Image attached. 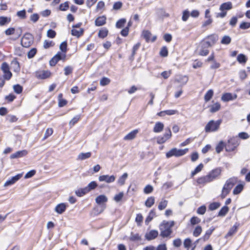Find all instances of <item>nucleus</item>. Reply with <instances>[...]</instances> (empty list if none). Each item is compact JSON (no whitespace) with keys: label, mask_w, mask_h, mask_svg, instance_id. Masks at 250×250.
<instances>
[{"label":"nucleus","mask_w":250,"mask_h":250,"mask_svg":"<svg viewBox=\"0 0 250 250\" xmlns=\"http://www.w3.org/2000/svg\"><path fill=\"white\" fill-rule=\"evenodd\" d=\"M220 206V204L218 202H213L209 204L208 206V209L210 210H214L218 208H219Z\"/></svg>","instance_id":"37"},{"label":"nucleus","mask_w":250,"mask_h":250,"mask_svg":"<svg viewBox=\"0 0 250 250\" xmlns=\"http://www.w3.org/2000/svg\"><path fill=\"white\" fill-rule=\"evenodd\" d=\"M110 82V80L109 79L106 77H104L100 80V83L101 85L104 86L109 83Z\"/></svg>","instance_id":"49"},{"label":"nucleus","mask_w":250,"mask_h":250,"mask_svg":"<svg viewBox=\"0 0 250 250\" xmlns=\"http://www.w3.org/2000/svg\"><path fill=\"white\" fill-rule=\"evenodd\" d=\"M37 53V49L35 48H32L27 53L28 58L29 59L33 58Z\"/></svg>","instance_id":"47"},{"label":"nucleus","mask_w":250,"mask_h":250,"mask_svg":"<svg viewBox=\"0 0 250 250\" xmlns=\"http://www.w3.org/2000/svg\"><path fill=\"white\" fill-rule=\"evenodd\" d=\"M189 17V12L188 10L183 11L182 19L183 21H186L188 20Z\"/></svg>","instance_id":"56"},{"label":"nucleus","mask_w":250,"mask_h":250,"mask_svg":"<svg viewBox=\"0 0 250 250\" xmlns=\"http://www.w3.org/2000/svg\"><path fill=\"white\" fill-rule=\"evenodd\" d=\"M130 240L132 241L140 240H141V237L138 233L133 234L131 233Z\"/></svg>","instance_id":"48"},{"label":"nucleus","mask_w":250,"mask_h":250,"mask_svg":"<svg viewBox=\"0 0 250 250\" xmlns=\"http://www.w3.org/2000/svg\"><path fill=\"white\" fill-rule=\"evenodd\" d=\"M209 178H210L208 177V175H207L206 176H202L198 178L197 180V182L198 184L204 185L207 183L211 182Z\"/></svg>","instance_id":"17"},{"label":"nucleus","mask_w":250,"mask_h":250,"mask_svg":"<svg viewBox=\"0 0 250 250\" xmlns=\"http://www.w3.org/2000/svg\"><path fill=\"white\" fill-rule=\"evenodd\" d=\"M188 78L186 75H185V76L177 75V76H176V77L175 79V81L176 82L180 83L182 85H184V84H186L187 83V82H188Z\"/></svg>","instance_id":"14"},{"label":"nucleus","mask_w":250,"mask_h":250,"mask_svg":"<svg viewBox=\"0 0 250 250\" xmlns=\"http://www.w3.org/2000/svg\"><path fill=\"white\" fill-rule=\"evenodd\" d=\"M13 89L14 91L17 94H20L22 91V87L20 84H16L13 86Z\"/></svg>","instance_id":"45"},{"label":"nucleus","mask_w":250,"mask_h":250,"mask_svg":"<svg viewBox=\"0 0 250 250\" xmlns=\"http://www.w3.org/2000/svg\"><path fill=\"white\" fill-rule=\"evenodd\" d=\"M221 123V120H218L216 121L210 120L206 125L205 130L206 132L216 131L219 128Z\"/></svg>","instance_id":"2"},{"label":"nucleus","mask_w":250,"mask_h":250,"mask_svg":"<svg viewBox=\"0 0 250 250\" xmlns=\"http://www.w3.org/2000/svg\"><path fill=\"white\" fill-rule=\"evenodd\" d=\"M97 187V184L95 181L91 182L86 188H88V191L95 188Z\"/></svg>","instance_id":"54"},{"label":"nucleus","mask_w":250,"mask_h":250,"mask_svg":"<svg viewBox=\"0 0 250 250\" xmlns=\"http://www.w3.org/2000/svg\"><path fill=\"white\" fill-rule=\"evenodd\" d=\"M240 28L242 29H247L250 27V22H242L240 25Z\"/></svg>","instance_id":"64"},{"label":"nucleus","mask_w":250,"mask_h":250,"mask_svg":"<svg viewBox=\"0 0 250 250\" xmlns=\"http://www.w3.org/2000/svg\"><path fill=\"white\" fill-rule=\"evenodd\" d=\"M28 152L26 150L18 151L10 155L11 159H16L25 156Z\"/></svg>","instance_id":"13"},{"label":"nucleus","mask_w":250,"mask_h":250,"mask_svg":"<svg viewBox=\"0 0 250 250\" xmlns=\"http://www.w3.org/2000/svg\"><path fill=\"white\" fill-rule=\"evenodd\" d=\"M108 198L104 195H100L98 196L95 199L96 203L99 205H101V209L99 212V213L102 212L104 208H105V204L107 202Z\"/></svg>","instance_id":"6"},{"label":"nucleus","mask_w":250,"mask_h":250,"mask_svg":"<svg viewBox=\"0 0 250 250\" xmlns=\"http://www.w3.org/2000/svg\"><path fill=\"white\" fill-rule=\"evenodd\" d=\"M200 222L201 219L197 216H193L190 220V222L193 226L199 224Z\"/></svg>","instance_id":"43"},{"label":"nucleus","mask_w":250,"mask_h":250,"mask_svg":"<svg viewBox=\"0 0 250 250\" xmlns=\"http://www.w3.org/2000/svg\"><path fill=\"white\" fill-rule=\"evenodd\" d=\"M88 189L86 187L83 188L79 189L75 191L76 194L79 196L81 197L83 196V195L85 194L86 193H88Z\"/></svg>","instance_id":"26"},{"label":"nucleus","mask_w":250,"mask_h":250,"mask_svg":"<svg viewBox=\"0 0 250 250\" xmlns=\"http://www.w3.org/2000/svg\"><path fill=\"white\" fill-rule=\"evenodd\" d=\"M108 34V30L106 28H102L99 31L98 36L102 39H104L107 36Z\"/></svg>","instance_id":"35"},{"label":"nucleus","mask_w":250,"mask_h":250,"mask_svg":"<svg viewBox=\"0 0 250 250\" xmlns=\"http://www.w3.org/2000/svg\"><path fill=\"white\" fill-rule=\"evenodd\" d=\"M202 231V227L200 226H198L195 228L193 232V235L195 237H198L201 233Z\"/></svg>","instance_id":"40"},{"label":"nucleus","mask_w":250,"mask_h":250,"mask_svg":"<svg viewBox=\"0 0 250 250\" xmlns=\"http://www.w3.org/2000/svg\"><path fill=\"white\" fill-rule=\"evenodd\" d=\"M73 68L71 66H66L64 68V74L67 76L72 72Z\"/></svg>","instance_id":"59"},{"label":"nucleus","mask_w":250,"mask_h":250,"mask_svg":"<svg viewBox=\"0 0 250 250\" xmlns=\"http://www.w3.org/2000/svg\"><path fill=\"white\" fill-rule=\"evenodd\" d=\"M188 148H185V149H177L176 148H174V151L175 152V157H180L182 156L185 154L187 153V152L188 151Z\"/></svg>","instance_id":"19"},{"label":"nucleus","mask_w":250,"mask_h":250,"mask_svg":"<svg viewBox=\"0 0 250 250\" xmlns=\"http://www.w3.org/2000/svg\"><path fill=\"white\" fill-rule=\"evenodd\" d=\"M238 137L241 139L246 140L250 137V135L247 132H242L238 134Z\"/></svg>","instance_id":"63"},{"label":"nucleus","mask_w":250,"mask_h":250,"mask_svg":"<svg viewBox=\"0 0 250 250\" xmlns=\"http://www.w3.org/2000/svg\"><path fill=\"white\" fill-rule=\"evenodd\" d=\"M237 182V178L235 177L230 178L226 181L222 191L221 197L222 198H224L229 193Z\"/></svg>","instance_id":"1"},{"label":"nucleus","mask_w":250,"mask_h":250,"mask_svg":"<svg viewBox=\"0 0 250 250\" xmlns=\"http://www.w3.org/2000/svg\"><path fill=\"white\" fill-rule=\"evenodd\" d=\"M106 18L104 16L99 17L95 20V25L98 26H102L105 23Z\"/></svg>","instance_id":"21"},{"label":"nucleus","mask_w":250,"mask_h":250,"mask_svg":"<svg viewBox=\"0 0 250 250\" xmlns=\"http://www.w3.org/2000/svg\"><path fill=\"white\" fill-rule=\"evenodd\" d=\"M160 55L162 57H167L168 55V51L166 46H163L160 52Z\"/></svg>","instance_id":"55"},{"label":"nucleus","mask_w":250,"mask_h":250,"mask_svg":"<svg viewBox=\"0 0 250 250\" xmlns=\"http://www.w3.org/2000/svg\"><path fill=\"white\" fill-rule=\"evenodd\" d=\"M229 210V207L227 206H224L221 208L220 210L219 211L218 216H224L228 212Z\"/></svg>","instance_id":"31"},{"label":"nucleus","mask_w":250,"mask_h":250,"mask_svg":"<svg viewBox=\"0 0 250 250\" xmlns=\"http://www.w3.org/2000/svg\"><path fill=\"white\" fill-rule=\"evenodd\" d=\"M128 177V174L127 173H124L118 180V183L120 186H123L125 184V181Z\"/></svg>","instance_id":"27"},{"label":"nucleus","mask_w":250,"mask_h":250,"mask_svg":"<svg viewBox=\"0 0 250 250\" xmlns=\"http://www.w3.org/2000/svg\"><path fill=\"white\" fill-rule=\"evenodd\" d=\"M206 211V207L204 205L200 207L197 210L198 214L203 215Z\"/></svg>","instance_id":"50"},{"label":"nucleus","mask_w":250,"mask_h":250,"mask_svg":"<svg viewBox=\"0 0 250 250\" xmlns=\"http://www.w3.org/2000/svg\"><path fill=\"white\" fill-rule=\"evenodd\" d=\"M232 8V4L230 1L222 3L220 6L219 9L221 11L229 10Z\"/></svg>","instance_id":"16"},{"label":"nucleus","mask_w":250,"mask_h":250,"mask_svg":"<svg viewBox=\"0 0 250 250\" xmlns=\"http://www.w3.org/2000/svg\"><path fill=\"white\" fill-rule=\"evenodd\" d=\"M231 38L227 35L224 36L221 41V43L223 44H229L231 42Z\"/></svg>","instance_id":"38"},{"label":"nucleus","mask_w":250,"mask_h":250,"mask_svg":"<svg viewBox=\"0 0 250 250\" xmlns=\"http://www.w3.org/2000/svg\"><path fill=\"white\" fill-rule=\"evenodd\" d=\"M221 107V105L219 103H216L210 107V112L214 113L218 111Z\"/></svg>","instance_id":"29"},{"label":"nucleus","mask_w":250,"mask_h":250,"mask_svg":"<svg viewBox=\"0 0 250 250\" xmlns=\"http://www.w3.org/2000/svg\"><path fill=\"white\" fill-rule=\"evenodd\" d=\"M247 58L243 54H240L237 56V60L240 63H245L247 61Z\"/></svg>","instance_id":"30"},{"label":"nucleus","mask_w":250,"mask_h":250,"mask_svg":"<svg viewBox=\"0 0 250 250\" xmlns=\"http://www.w3.org/2000/svg\"><path fill=\"white\" fill-rule=\"evenodd\" d=\"M237 97V96L235 94L233 95L230 93H226L222 96L221 100L223 102H229L236 99Z\"/></svg>","instance_id":"8"},{"label":"nucleus","mask_w":250,"mask_h":250,"mask_svg":"<svg viewBox=\"0 0 250 250\" xmlns=\"http://www.w3.org/2000/svg\"><path fill=\"white\" fill-rule=\"evenodd\" d=\"M125 22L126 20L125 19H121L116 22V26L118 28H122L124 26Z\"/></svg>","instance_id":"41"},{"label":"nucleus","mask_w":250,"mask_h":250,"mask_svg":"<svg viewBox=\"0 0 250 250\" xmlns=\"http://www.w3.org/2000/svg\"><path fill=\"white\" fill-rule=\"evenodd\" d=\"M10 19H8L7 17L1 16L0 17V25L3 26L6 23L9 22Z\"/></svg>","instance_id":"42"},{"label":"nucleus","mask_w":250,"mask_h":250,"mask_svg":"<svg viewBox=\"0 0 250 250\" xmlns=\"http://www.w3.org/2000/svg\"><path fill=\"white\" fill-rule=\"evenodd\" d=\"M22 176V174H18L17 175L12 177L10 179L6 181L4 184V187H7L12 185L18 181Z\"/></svg>","instance_id":"9"},{"label":"nucleus","mask_w":250,"mask_h":250,"mask_svg":"<svg viewBox=\"0 0 250 250\" xmlns=\"http://www.w3.org/2000/svg\"><path fill=\"white\" fill-rule=\"evenodd\" d=\"M224 147H225L224 142L222 141L219 142L215 148L216 152L218 153L221 152L223 150Z\"/></svg>","instance_id":"34"},{"label":"nucleus","mask_w":250,"mask_h":250,"mask_svg":"<svg viewBox=\"0 0 250 250\" xmlns=\"http://www.w3.org/2000/svg\"><path fill=\"white\" fill-rule=\"evenodd\" d=\"M69 8L68 1H65L63 3H62L60 5V10L61 11H66Z\"/></svg>","instance_id":"51"},{"label":"nucleus","mask_w":250,"mask_h":250,"mask_svg":"<svg viewBox=\"0 0 250 250\" xmlns=\"http://www.w3.org/2000/svg\"><path fill=\"white\" fill-rule=\"evenodd\" d=\"M164 124L160 122H157L153 128V131L156 133L161 132L164 129Z\"/></svg>","instance_id":"20"},{"label":"nucleus","mask_w":250,"mask_h":250,"mask_svg":"<svg viewBox=\"0 0 250 250\" xmlns=\"http://www.w3.org/2000/svg\"><path fill=\"white\" fill-rule=\"evenodd\" d=\"M154 203L155 198L154 197L151 196L148 198L146 200L145 205L148 208H150L154 205Z\"/></svg>","instance_id":"32"},{"label":"nucleus","mask_w":250,"mask_h":250,"mask_svg":"<svg viewBox=\"0 0 250 250\" xmlns=\"http://www.w3.org/2000/svg\"><path fill=\"white\" fill-rule=\"evenodd\" d=\"M124 196V193L123 192H120L119 194H116L114 197V200L116 202H120V201H121V200L122 199L123 197Z\"/></svg>","instance_id":"61"},{"label":"nucleus","mask_w":250,"mask_h":250,"mask_svg":"<svg viewBox=\"0 0 250 250\" xmlns=\"http://www.w3.org/2000/svg\"><path fill=\"white\" fill-rule=\"evenodd\" d=\"M213 91L212 89L208 90L204 96V100L206 102L209 101L213 95Z\"/></svg>","instance_id":"25"},{"label":"nucleus","mask_w":250,"mask_h":250,"mask_svg":"<svg viewBox=\"0 0 250 250\" xmlns=\"http://www.w3.org/2000/svg\"><path fill=\"white\" fill-rule=\"evenodd\" d=\"M153 188L152 186L148 185L144 189V192L146 194H148L152 192Z\"/></svg>","instance_id":"60"},{"label":"nucleus","mask_w":250,"mask_h":250,"mask_svg":"<svg viewBox=\"0 0 250 250\" xmlns=\"http://www.w3.org/2000/svg\"><path fill=\"white\" fill-rule=\"evenodd\" d=\"M158 235V231L156 230H151L145 234V238L148 241H150L156 238Z\"/></svg>","instance_id":"11"},{"label":"nucleus","mask_w":250,"mask_h":250,"mask_svg":"<svg viewBox=\"0 0 250 250\" xmlns=\"http://www.w3.org/2000/svg\"><path fill=\"white\" fill-rule=\"evenodd\" d=\"M83 28H80L79 30L73 29L71 30V34L74 36L79 38L83 34Z\"/></svg>","instance_id":"22"},{"label":"nucleus","mask_w":250,"mask_h":250,"mask_svg":"<svg viewBox=\"0 0 250 250\" xmlns=\"http://www.w3.org/2000/svg\"><path fill=\"white\" fill-rule=\"evenodd\" d=\"M203 165L202 164H199L195 169L191 172V176L193 177L195 175H196L198 172H200L203 168Z\"/></svg>","instance_id":"36"},{"label":"nucleus","mask_w":250,"mask_h":250,"mask_svg":"<svg viewBox=\"0 0 250 250\" xmlns=\"http://www.w3.org/2000/svg\"><path fill=\"white\" fill-rule=\"evenodd\" d=\"M172 224L170 226L169 225L168 222H164L160 226V229L161 230L160 235L163 237H167L169 236L172 233V230L171 227L173 225Z\"/></svg>","instance_id":"4"},{"label":"nucleus","mask_w":250,"mask_h":250,"mask_svg":"<svg viewBox=\"0 0 250 250\" xmlns=\"http://www.w3.org/2000/svg\"><path fill=\"white\" fill-rule=\"evenodd\" d=\"M221 169L220 168L218 167L214 169H213L208 174V177L210 178L211 182L213 181L215 179H217L218 177L221 174Z\"/></svg>","instance_id":"7"},{"label":"nucleus","mask_w":250,"mask_h":250,"mask_svg":"<svg viewBox=\"0 0 250 250\" xmlns=\"http://www.w3.org/2000/svg\"><path fill=\"white\" fill-rule=\"evenodd\" d=\"M243 189V185L239 184L237 185L233 189V193L235 195L240 193Z\"/></svg>","instance_id":"39"},{"label":"nucleus","mask_w":250,"mask_h":250,"mask_svg":"<svg viewBox=\"0 0 250 250\" xmlns=\"http://www.w3.org/2000/svg\"><path fill=\"white\" fill-rule=\"evenodd\" d=\"M60 50L63 53H65L67 51V42H63L60 45Z\"/></svg>","instance_id":"53"},{"label":"nucleus","mask_w":250,"mask_h":250,"mask_svg":"<svg viewBox=\"0 0 250 250\" xmlns=\"http://www.w3.org/2000/svg\"><path fill=\"white\" fill-rule=\"evenodd\" d=\"M33 36L30 33H26L21 40V44L24 47H29L33 42Z\"/></svg>","instance_id":"5"},{"label":"nucleus","mask_w":250,"mask_h":250,"mask_svg":"<svg viewBox=\"0 0 250 250\" xmlns=\"http://www.w3.org/2000/svg\"><path fill=\"white\" fill-rule=\"evenodd\" d=\"M53 132V130L52 128H47L45 131L43 139L45 140L49 136L52 134Z\"/></svg>","instance_id":"58"},{"label":"nucleus","mask_w":250,"mask_h":250,"mask_svg":"<svg viewBox=\"0 0 250 250\" xmlns=\"http://www.w3.org/2000/svg\"><path fill=\"white\" fill-rule=\"evenodd\" d=\"M155 216V211L154 209H152L149 213V215L146 218L145 220V223L147 225L148 223L150 222L153 218V217Z\"/></svg>","instance_id":"33"},{"label":"nucleus","mask_w":250,"mask_h":250,"mask_svg":"<svg viewBox=\"0 0 250 250\" xmlns=\"http://www.w3.org/2000/svg\"><path fill=\"white\" fill-rule=\"evenodd\" d=\"M143 36L144 38L146 39L147 42H148L150 41V38L151 36V33L148 31H144L143 32Z\"/></svg>","instance_id":"46"},{"label":"nucleus","mask_w":250,"mask_h":250,"mask_svg":"<svg viewBox=\"0 0 250 250\" xmlns=\"http://www.w3.org/2000/svg\"><path fill=\"white\" fill-rule=\"evenodd\" d=\"M91 153L88 152L86 153H81L78 156V160H84L91 157Z\"/></svg>","instance_id":"23"},{"label":"nucleus","mask_w":250,"mask_h":250,"mask_svg":"<svg viewBox=\"0 0 250 250\" xmlns=\"http://www.w3.org/2000/svg\"><path fill=\"white\" fill-rule=\"evenodd\" d=\"M239 140L237 137H232L229 139L225 145V149L228 152L232 151L239 145Z\"/></svg>","instance_id":"3"},{"label":"nucleus","mask_w":250,"mask_h":250,"mask_svg":"<svg viewBox=\"0 0 250 250\" xmlns=\"http://www.w3.org/2000/svg\"><path fill=\"white\" fill-rule=\"evenodd\" d=\"M167 200H164L163 201H162L158 205V209L160 210H162L164 209H165L167 206Z\"/></svg>","instance_id":"44"},{"label":"nucleus","mask_w":250,"mask_h":250,"mask_svg":"<svg viewBox=\"0 0 250 250\" xmlns=\"http://www.w3.org/2000/svg\"><path fill=\"white\" fill-rule=\"evenodd\" d=\"M99 180L101 182L105 181L107 183H110L115 181V177L114 175H103L99 177Z\"/></svg>","instance_id":"10"},{"label":"nucleus","mask_w":250,"mask_h":250,"mask_svg":"<svg viewBox=\"0 0 250 250\" xmlns=\"http://www.w3.org/2000/svg\"><path fill=\"white\" fill-rule=\"evenodd\" d=\"M66 208V205L64 203H61L57 205L55 208V211L59 214H62Z\"/></svg>","instance_id":"15"},{"label":"nucleus","mask_w":250,"mask_h":250,"mask_svg":"<svg viewBox=\"0 0 250 250\" xmlns=\"http://www.w3.org/2000/svg\"><path fill=\"white\" fill-rule=\"evenodd\" d=\"M56 35V32L52 29H49L47 31V36L50 38H54Z\"/></svg>","instance_id":"62"},{"label":"nucleus","mask_w":250,"mask_h":250,"mask_svg":"<svg viewBox=\"0 0 250 250\" xmlns=\"http://www.w3.org/2000/svg\"><path fill=\"white\" fill-rule=\"evenodd\" d=\"M214 229L215 228L213 227H211V228H210L209 229L206 231L205 234L204 235L203 237V239L204 241H206L208 239L210 235L212 234Z\"/></svg>","instance_id":"24"},{"label":"nucleus","mask_w":250,"mask_h":250,"mask_svg":"<svg viewBox=\"0 0 250 250\" xmlns=\"http://www.w3.org/2000/svg\"><path fill=\"white\" fill-rule=\"evenodd\" d=\"M80 119V115H77L75 117H74L70 122H69V125L71 126H73L76 123L78 122V121Z\"/></svg>","instance_id":"52"},{"label":"nucleus","mask_w":250,"mask_h":250,"mask_svg":"<svg viewBox=\"0 0 250 250\" xmlns=\"http://www.w3.org/2000/svg\"><path fill=\"white\" fill-rule=\"evenodd\" d=\"M54 45V43L52 41L45 40L43 42V47L45 49L48 48L51 46H53Z\"/></svg>","instance_id":"57"},{"label":"nucleus","mask_w":250,"mask_h":250,"mask_svg":"<svg viewBox=\"0 0 250 250\" xmlns=\"http://www.w3.org/2000/svg\"><path fill=\"white\" fill-rule=\"evenodd\" d=\"M138 132V130H134L129 132V133H128L126 136H125L124 138V139L125 140H131L136 137Z\"/></svg>","instance_id":"18"},{"label":"nucleus","mask_w":250,"mask_h":250,"mask_svg":"<svg viewBox=\"0 0 250 250\" xmlns=\"http://www.w3.org/2000/svg\"><path fill=\"white\" fill-rule=\"evenodd\" d=\"M237 227L234 225L229 231L227 234L226 235L225 237L228 238L229 237H231L237 231Z\"/></svg>","instance_id":"28"},{"label":"nucleus","mask_w":250,"mask_h":250,"mask_svg":"<svg viewBox=\"0 0 250 250\" xmlns=\"http://www.w3.org/2000/svg\"><path fill=\"white\" fill-rule=\"evenodd\" d=\"M50 73L48 71H40L36 72V77L40 79H45L50 76Z\"/></svg>","instance_id":"12"}]
</instances>
